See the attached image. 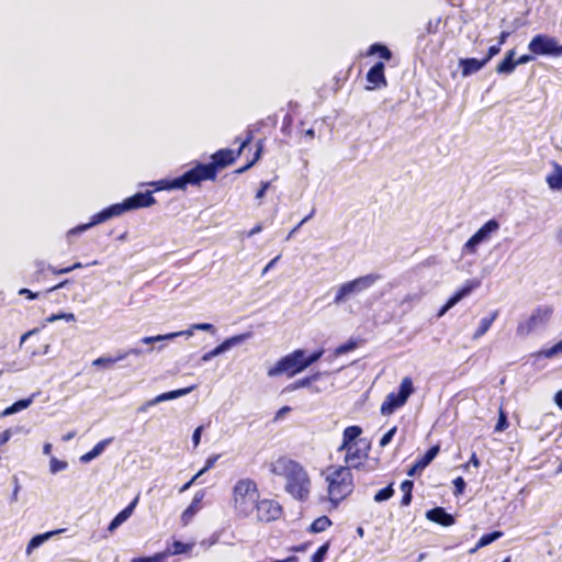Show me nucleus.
<instances>
[{
    "instance_id": "53",
    "label": "nucleus",
    "mask_w": 562,
    "mask_h": 562,
    "mask_svg": "<svg viewBox=\"0 0 562 562\" xmlns=\"http://www.w3.org/2000/svg\"><path fill=\"white\" fill-rule=\"evenodd\" d=\"M291 125H292V116L290 114H286L283 117V122H282V127H281L282 133L285 135H289Z\"/></svg>"
},
{
    "instance_id": "13",
    "label": "nucleus",
    "mask_w": 562,
    "mask_h": 562,
    "mask_svg": "<svg viewBox=\"0 0 562 562\" xmlns=\"http://www.w3.org/2000/svg\"><path fill=\"white\" fill-rule=\"evenodd\" d=\"M256 520L261 524H269L281 518L283 515L282 505L272 498H259L256 503Z\"/></svg>"
},
{
    "instance_id": "58",
    "label": "nucleus",
    "mask_w": 562,
    "mask_h": 562,
    "mask_svg": "<svg viewBox=\"0 0 562 562\" xmlns=\"http://www.w3.org/2000/svg\"><path fill=\"white\" fill-rule=\"evenodd\" d=\"M202 429H203V427H202V426H199V427H198V428H195V430L193 431V435H192V442H193L194 448H196V447L200 445Z\"/></svg>"
},
{
    "instance_id": "31",
    "label": "nucleus",
    "mask_w": 562,
    "mask_h": 562,
    "mask_svg": "<svg viewBox=\"0 0 562 562\" xmlns=\"http://www.w3.org/2000/svg\"><path fill=\"white\" fill-rule=\"evenodd\" d=\"M331 526V520L327 516H321L313 520L308 527V531L312 533L323 532Z\"/></svg>"
},
{
    "instance_id": "47",
    "label": "nucleus",
    "mask_w": 562,
    "mask_h": 562,
    "mask_svg": "<svg viewBox=\"0 0 562 562\" xmlns=\"http://www.w3.org/2000/svg\"><path fill=\"white\" fill-rule=\"evenodd\" d=\"M357 347V342L353 340H349L340 346H338L335 350L336 355H344L351 350H353Z\"/></svg>"
},
{
    "instance_id": "38",
    "label": "nucleus",
    "mask_w": 562,
    "mask_h": 562,
    "mask_svg": "<svg viewBox=\"0 0 562 562\" xmlns=\"http://www.w3.org/2000/svg\"><path fill=\"white\" fill-rule=\"evenodd\" d=\"M480 286V281L476 279H470L467 280L465 283L456 291V293L461 297H465L469 295L473 290Z\"/></svg>"
},
{
    "instance_id": "11",
    "label": "nucleus",
    "mask_w": 562,
    "mask_h": 562,
    "mask_svg": "<svg viewBox=\"0 0 562 562\" xmlns=\"http://www.w3.org/2000/svg\"><path fill=\"white\" fill-rule=\"evenodd\" d=\"M553 315V307L550 305L538 306L531 315L517 325L516 334L520 337L530 335L538 327L544 326Z\"/></svg>"
},
{
    "instance_id": "3",
    "label": "nucleus",
    "mask_w": 562,
    "mask_h": 562,
    "mask_svg": "<svg viewBox=\"0 0 562 562\" xmlns=\"http://www.w3.org/2000/svg\"><path fill=\"white\" fill-rule=\"evenodd\" d=\"M362 428L358 425L348 426L342 431V440L337 451H345L344 467L360 469L364 467L370 451V445L360 438Z\"/></svg>"
},
{
    "instance_id": "29",
    "label": "nucleus",
    "mask_w": 562,
    "mask_h": 562,
    "mask_svg": "<svg viewBox=\"0 0 562 562\" xmlns=\"http://www.w3.org/2000/svg\"><path fill=\"white\" fill-rule=\"evenodd\" d=\"M498 316V311H494L490 316H486L481 319L479 327L473 334V338L477 339L486 334V331L491 328L493 323Z\"/></svg>"
},
{
    "instance_id": "17",
    "label": "nucleus",
    "mask_w": 562,
    "mask_h": 562,
    "mask_svg": "<svg viewBox=\"0 0 562 562\" xmlns=\"http://www.w3.org/2000/svg\"><path fill=\"white\" fill-rule=\"evenodd\" d=\"M205 495V490L195 492L190 505L181 514L180 520L182 526H188L192 521L195 514L202 508V501Z\"/></svg>"
},
{
    "instance_id": "55",
    "label": "nucleus",
    "mask_w": 562,
    "mask_h": 562,
    "mask_svg": "<svg viewBox=\"0 0 562 562\" xmlns=\"http://www.w3.org/2000/svg\"><path fill=\"white\" fill-rule=\"evenodd\" d=\"M13 431L11 429H5L4 431L0 432V448L11 439Z\"/></svg>"
},
{
    "instance_id": "56",
    "label": "nucleus",
    "mask_w": 562,
    "mask_h": 562,
    "mask_svg": "<svg viewBox=\"0 0 562 562\" xmlns=\"http://www.w3.org/2000/svg\"><path fill=\"white\" fill-rule=\"evenodd\" d=\"M269 188H270L269 181L261 182L260 188L256 193V199H259V200L262 199Z\"/></svg>"
},
{
    "instance_id": "61",
    "label": "nucleus",
    "mask_w": 562,
    "mask_h": 562,
    "mask_svg": "<svg viewBox=\"0 0 562 562\" xmlns=\"http://www.w3.org/2000/svg\"><path fill=\"white\" fill-rule=\"evenodd\" d=\"M462 299L454 292L446 302V308L453 307L458 302H460Z\"/></svg>"
},
{
    "instance_id": "9",
    "label": "nucleus",
    "mask_w": 562,
    "mask_h": 562,
    "mask_svg": "<svg viewBox=\"0 0 562 562\" xmlns=\"http://www.w3.org/2000/svg\"><path fill=\"white\" fill-rule=\"evenodd\" d=\"M415 387L411 376H405L400 383L397 392H391L386 395L385 400L381 404L380 413L383 416L392 415L396 409L403 407L409 396L414 393Z\"/></svg>"
},
{
    "instance_id": "50",
    "label": "nucleus",
    "mask_w": 562,
    "mask_h": 562,
    "mask_svg": "<svg viewBox=\"0 0 562 562\" xmlns=\"http://www.w3.org/2000/svg\"><path fill=\"white\" fill-rule=\"evenodd\" d=\"M191 331L192 330H204V331H210V333H215V327L210 324V323H198V324H193L191 326Z\"/></svg>"
},
{
    "instance_id": "6",
    "label": "nucleus",
    "mask_w": 562,
    "mask_h": 562,
    "mask_svg": "<svg viewBox=\"0 0 562 562\" xmlns=\"http://www.w3.org/2000/svg\"><path fill=\"white\" fill-rule=\"evenodd\" d=\"M323 353V349L315 350L310 355L304 349H295L280 358L273 367L268 369L267 374L269 376L285 374L288 378H293L318 361Z\"/></svg>"
},
{
    "instance_id": "40",
    "label": "nucleus",
    "mask_w": 562,
    "mask_h": 562,
    "mask_svg": "<svg viewBox=\"0 0 562 562\" xmlns=\"http://www.w3.org/2000/svg\"><path fill=\"white\" fill-rule=\"evenodd\" d=\"M121 360L122 359H119V353H117L115 357H100V358H97L95 360H93L92 364L94 367H100V368H110L115 362L121 361Z\"/></svg>"
},
{
    "instance_id": "62",
    "label": "nucleus",
    "mask_w": 562,
    "mask_h": 562,
    "mask_svg": "<svg viewBox=\"0 0 562 562\" xmlns=\"http://www.w3.org/2000/svg\"><path fill=\"white\" fill-rule=\"evenodd\" d=\"M280 258H281V255H278L272 260H270L267 263V266L263 268L261 276H265L266 273H268V271L274 267V265L279 261Z\"/></svg>"
},
{
    "instance_id": "60",
    "label": "nucleus",
    "mask_w": 562,
    "mask_h": 562,
    "mask_svg": "<svg viewBox=\"0 0 562 562\" xmlns=\"http://www.w3.org/2000/svg\"><path fill=\"white\" fill-rule=\"evenodd\" d=\"M470 464H472L475 468H479L481 465V461L475 452L472 453L470 460L463 465V468L467 470Z\"/></svg>"
},
{
    "instance_id": "36",
    "label": "nucleus",
    "mask_w": 562,
    "mask_h": 562,
    "mask_svg": "<svg viewBox=\"0 0 562 562\" xmlns=\"http://www.w3.org/2000/svg\"><path fill=\"white\" fill-rule=\"evenodd\" d=\"M61 530L48 531L45 533L34 536L26 547V552L30 553L33 549L40 547L44 541L49 539L53 535L59 533Z\"/></svg>"
},
{
    "instance_id": "63",
    "label": "nucleus",
    "mask_w": 562,
    "mask_h": 562,
    "mask_svg": "<svg viewBox=\"0 0 562 562\" xmlns=\"http://www.w3.org/2000/svg\"><path fill=\"white\" fill-rule=\"evenodd\" d=\"M198 477H200V475H198V473H196L194 476H192V479L190 481H188L186 484H183L179 488V493H183L187 490H189L194 484V482L198 480Z\"/></svg>"
},
{
    "instance_id": "21",
    "label": "nucleus",
    "mask_w": 562,
    "mask_h": 562,
    "mask_svg": "<svg viewBox=\"0 0 562 562\" xmlns=\"http://www.w3.org/2000/svg\"><path fill=\"white\" fill-rule=\"evenodd\" d=\"M486 63L484 59H476V58H461L459 60V68L461 70L462 77H469L472 74L477 72L480 69H482Z\"/></svg>"
},
{
    "instance_id": "2",
    "label": "nucleus",
    "mask_w": 562,
    "mask_h": 562,
    "mask_svg": "<svg viewBox=\"0 0 562 562\" xmlns=\"http://www.w3.org/2000/svg\"><path fill=\"white\" fill-rule=\"evenodd\" d=\"M153 190H148L146 192H137L132 196L126 198L121 203L112 204L100 212L95 213L91 216V220L89 223L79 225L76 228L71 229L69 233L76 234L83 232L94 225H98L100 223H103L114 216H120L125 212L143 209V207H149L154 204H156V199L153 196L154 193Z\"/></svg>"
},
{
    "instance_id": "27",
    "label": "nucleus",
    "mask_w": 562,
    "mask_h": 562,
    "mask_svg": "<svg viewBox=\"0 0 562 562\" xmlns=\"http://www.w3.org/2000/svg\"><path fill=\"white\" fill-rule=\"evenodd\" d=\"M372 55H379V57L381 59H384L387 61L391 60L392 56H393L390 48L386 45L381 44V43H374L369 46V48L366 52V56H372Z\"/></svg>"
},
{
    "instance_id": "41",
    "label": "nucleus",
    "mask_w": 562,
    "mask_h": 562,
    "mask_svg": "<svg viewBox=\"0 0 562 562\" xmlns=\"http://www.w3.org/2000/svg\"><path fill=\"white\" fill-rule=\"evenodd\" d=\"M394 495L393 484H389L386 487L380 490L373 497L376 503L387 501Z\"/></svg>"
},
{
    "instance_id": "22",
    "label": "nucleus",
    "mask_w": 562,
    "mask_h": 562,
    "mask_svg": "<svg viewBox=\"0 0 562 562\" xmlns=\"http://www.w3.org/2000/svg\"><path fill=\"white\" fill-rule=\"evenodd\" d=\"M194 389H195V385H191V386H188V387L178 389V390H173V391L161 393V394L157 395L156 397H154L153 400L148 401L146 403V406H153V405H156V404H158L160 402H165V401H169V400H175V398L181 397L183 395H187V394L191 393Z\"/></svg>"
},
{
    "instance_id": "45",
    "label": "nucleus",
    "mask_w": 562,
    "mask_h": 562,
    "mask_svg": "<svg viewBox=\"0 0 562 562\" xmlns=\"http://www.w3.org/2000/svg\"><path fill=\"white\" fill-rule=\"evenodd\" d=\"M220 454H213V456H210L206 460H205V464L204 467L198 472V475H202L204 474L205 472H207L209 470H211L216 461L220 459Z\"/></svg>"
},
{
    "instance_id": "18",
    "label": "nucleus",
    "mask_w": 562,
    "mask_h": 562,
    "mask_svg": "<svg viewBox=\"0 0 562 562\" xmlns=\"http://www.w3.org/2000/svg\"><path fill=\"white\" fill-rule=\"evenodd\" d=\"M384 64L378 61L367 72V81L370 83L369 89H380L387 86V80L384 75Z\"/></svg>"
},
{
    "instance_id": "57",
    "label": "nucleus",
    "mask_w": 562,
    "mask_h": 562,
    "mask_svg": "<svg viewBox=\"0 0 562 562\" xmlns=\"http://www.w3.org/2000/svg\"><path fill=\"white\" fill-rule=\"evenodd\" d=\"M313 215H314V210H313V211H312L307 216H305V217H304V218H303V220H302V221H301V222H300V223H299V224H297V225H296V226H295V227H294V228L289 233V235H288L286 239H290V238L293 236V234H294L295 232H297V229H299V228H300V227H301L305 222H307L310 218H312V217H313Z\"/></svg>"
},
{
    "instance_id": "1",
    "label": "nucleus",
    "mask_w": 562,
    "mask_h": 562,
    "mask_svg": "<svg viewBox=\"0 0 562 562\" xmlns=\"http://www.w3.org/2000/svg\"><path fill=\"white\" fill-rule=\"evenodd\" d=\"M269 472L283 480L284 492L293 499L305 503L312 492V479L307 469L297 460L283 454L268 464Z\"/></svg>"
},
{
    "instance_id": "34",
    "label": "nucleus",
    "mask_w": 562,
    "mask_h": 562,
    "mask_svg": "<svg viewBox=\"0 0 562 562\" xmlns=\"http://www.w3.org/2000/svg\"><path fill=\"white\" fill-rule=\"evenodd\" d=\"M32 403V398H23L14 402L11 406L7 407L0 413L1 417L12 415L16 412L27 408Z\"/></svg>"
},
{
    "instance_id": "7",
    "label": "nucleus",
    "mask_w": 562,
    "mask_h": 562,
    "mask_svg": "<svg viewBox=\"0 0 562 562\" xmlns=\"http://www.w3.org/2000/svg\"><path fill=\"white\" fill-rule=\"evenodd\" d=\"M254 139V130L250 127L246 131V136L244 138L236 137L235 143H239V146L236 150L229 148H222L215 151L211 156V161L209 164H204L211 180H215L217 177V172L232 164L241 155L243 150L252 142Z\"/></svg>"
},
{
    "instance_id": "24",
    "label": "nucleus",
    "mask_w": 562,
    "mask_h": 562,
    "mask_svg": "<svg viewBox=\"0 0 562 562\" xmlns=\"http://www.w3.org/2000/svg\"><path fill=\"white\" fill-rule=\"evenodd\" d=\"M515 49H509L504 59L498 63V65L496 66V72L499 74V75H509L512 74L515 68L517 67V63L515 61L514 57H515Z\"/></svg>"
},
{
    "instance_id": "20",
    "label": "nucleus",
    "mask_w": 562,
    "mask_h": 562,
    "mask_svg": "<svg viewBox=\"0 0 562 562\" xmlns=\"http://www.w3.org/2000/svg\"><path fill=\"white\" fill-rule=\"evenodd\" d=\"M138 503V496H136L124 509H122L110 522L108 530L113 532L124 521H126L134 513V509Z\"/></svg>"
},
{
    "instance_id": "23",
    "label": "nucleus",
    "mask_w": 562,
    "mask_h": 562,
    "mask_svg": "<svg viewBox=\"0 0 562 562\" xmlns=\"http://www.w3.org/2000/svg\"><path fill=\"white\" fill-rule=\"evenodd\" d=\"M553 171L546 177V182L551 190L562 189V166L552 161Z\"/></svg>"
},
{
    "instance_id": "54",
    "label": "nucleus",
    "mask_w": 562,
    "mask_h": 562,
    "mask_svg": "<svg viewBox=\"0 0 562 562\" xmlns=\"http://www.w3.org/2000/svg\"><path fill=\"white\" fill-rule=\"evenodd\" d=\"M161 558V554H156L155 557H139L134 558L131 562H158Z\"/></svg>"
},
{
    "instance_id": "37",
    "label": "nucleus",
    "mask_w": 562,
    "mask_h": 562,
    "mask_svg": "<svg viewBox=\"0 0 562 562\" xmlns=\"http://www.w3.org/2000/svg\"><path fill=\"white\" fill-rule=\"evenodd\" d=\"M263 150V139H259L256 144V151L254 153L252 158L243 167L238 168L235 172L243 173L249 168H251L261 157Z\"/></svg>"
},
{
    "instance_id": "43",
    "label": "nucleus",
    "mask_w": 562,
    "mask_h": 562,
    "mask_svg": "<svg viewBox=\"0 0 562 562\" xmlns=\"http://www.w3.org/2000/svg\"><path fill=\"white\" fill-rule=\"evenodd\" d=\"M509 423L507 420V414L504 408L501 406L498 409V420L495 425V431L501 432L508 428Z\"/></svg>"
},
{
    "instance_id": "30",
    "label": "nucleus",
    "mask_w": 562,
    "mask_h": 562,
    "mask_svg": "<svg viewBox=\"0 0 562 562\" xmlns=\"http://www.w3.org/2000/svg\"><path fill=\"white\" fill-rule=\"evenodd\" d=\"M111 442V439L99 441L90 451L80 457L81 462H89L103 452L105 447Z\"/></svg>"
},
{
    "instance_id": "14",
    "label": "nucleus",
    "mask_w": 562,
    "mask_h": 562,
    "mask_svg": "<svg viewBox=\"0 0 562 562\" xmlns=\"http://www.w3.org/2000/svg\"><path fill=\"white\" fill-rule=\"evenodd\" d=\"M498 228L499 224L496 220L492 218L487 221L468 239L463 246V251L467 254H475L477 246L488 239L491 233L496 232Z\"/></svg>"
},
{
    "instance_id": "28",
    "label": "nucleus",
    "mask_w": 562,
    "mask_h": 562,
    "mask_svg": "<svg viewBox=\"0 0 562 562\" xmlns=\"http://www.w3.org/2000/svg\"><path fill=\"white\" fill-rule=\"evenodd\" d=\"M183 335L191 336V330H181V331H175V333H169L166 335H157V336H146L140 339V342H143L145 345H150L153 342H158V341H162V340H171L176 337L183 336Z\"/></svg>"
},
{
    "instance_id": "32",
    "label": "nucleus",
    "mask_w": 562,
    "mask_h": 562,
    "mask_svg": "<svg viewBox=\"0 0 562 562\" xmlns=\"http://www.w3.org/2000/svg\"><path fill=\"white\" fill-rule=\"evenodd\" d=\"M413 488H414V482L411 480H405L401 483V491L403 493V496L401 498V506L405 507L412 503Z\"/></svg>"
},
{
    "instance_id": "64",
    "label": "nucleus",
    "mask_w": 562,
    "mask_h": 562,
    "mask_svg": "<svg viewBox=\"0 0 562 562\" xmlns=\"http://www.w3.org/2000/svg\"><path fill=\"white\" fill-rule=\"evenodd\" d=\"M510 36L509 31H502L497 37V44L501 46L506 43L507 38Z\"/></svg>"
},
{
    "instance_id": "42",
    "label": "nucleus",
    "mask_w": 562,
    "mask_h": 562,
    "mask_svg": "<svg viewBox=\"0 0 562 562\" xmlns=\"http://www.w3.org/2000/svg\"><path fill=\"white\" fill-rule=\"evenodd\" d=\"M560 353H562V339L552 347L542 349L539 352V356L550 359Z\"/></svg>"
},
{
    "instance_id": "48",
    "label": "nucleus",
    "mask_w": 562,
    "mask_h": 562,
    "mask_svg": "<svg viewBox=\"0 0 562 562\" xmlns=\"http://www.w3.org/2000/svg\"><path fill=\"white\" fill-rule=\"evenodd\" d=\"M453 486H454V495L458 496V495H461L464 493V490H465V481L463 480L462 476H458L456 477L453 481Z\"/></svg>"
},
{
    "instance_id": "16",
    "label": "nucleus",
    "mask_w": 562,
    "mask_h": 562,
    "mask_svg": "<svg viewBox=\"0 0 562 562\" xmlns=\"http://www.w3.org/2000/svg\"><path fill=\"white\" fill-rule=\"evenodd\" d=\"M249 336H250L249 334H241V335H236V336L225 339L223 342H221L214 349L205 352L202 356V361H210L212 358L218 356L220 353L225 352L226 350L231 349L232 347L243 342Z\"/></svg>"
},
{
    "instance_id": "33",
    "label": "nucleus",
    "mask_w": 562,
    "mask_h": 562,
    "mask_svg": "<svg viewBox=\"0 0 562 562\" xmlns=\"http://www.w3.org/2000/svg\"><path fill=\"white\" fill-rule=\"evenodd\" d=\"M503 531H493V532H490V533H484L480 539L479 541L476 542L475 547L473 549L470 550V552H475L477 551L479 549L492 543L493 541L499 539L501 537H503Z\"/></svg>"
},
{
    "instance_id": "44",
    "label": "nucleus",
    "mask_w": 562,
    "mask_h": 562,
    "mask_svg": "<svg viewBox=\"0 0 562 562\" xmlns=\"http://www.w3.org/2000/svg\"><path fill=\"white\" fill-rule=\"evenodd\" d=\"M397 432V426H393L389 431H386L382 438L380 439V442H379V446L381 448H384L386 447L393 439V437L395 436V434Z\"/></svg>"
},
{
    "instance_id": "26",
    "label": "nucleus",
    "mask_w": 562,
    "mask_h": 562,
    "mask_svg": "<svg viewBox=\"0 0 562 562\" xmlns=\"http://www.w3.org/2000/svg\"><path fill=\"white\" fill-rule=\"evenodd\" d=\"M322 376L321 372L313 373L302 379L295 380L285 386L284 391L292 392L299 389L308 387L313 382L318 381Z\"/></svg>"
},
{
    "instance_id": "15",
    "label": "nucleus",
    "mask_w": 562,
    "mask_h": 562,
    "mask_svg": "<svg viewBox=\"0 0 562 562\" xmlns=\"http://www.w3.org/2000/svg\"><path fill=\"white\" fill-rule=\"evenodd\" d=\"M35 271L31 276L30 283H40L46 279L47 271H50L53 274H64L68 273L72 270L79 269L82 267L80 262H76L71 266L65 267V268H56L50 265H46L42 260H37L34 262Z\"/></svg>"
},
{
    "instance_id": "49",
    "label": "nucleus",
    "mask_w": 562,
    "mask_h": 562,
    "mask_svg": "<svg viewBox=\"0 0 562 562\" xmlns=\"http://www.w3.org/2000/svg\"><path fill=\"white\" fill-rule=\"evenodd\" d=\"M501 45L495 44L488 47L485 57H483L484 61L487 64L494 56L498 55L501 52Z\"/></svg>"
},
{
    "instance_id": "5",
    "label": "nucleus",
    "mask_w": 562,
    "mask_h": 562,
    "mask_svg": "<svg viewBox=\"0 0 562 562\" xmlns=\"http://www.w3.org/2000/svg\"><path fill=\"white\" fill-rule=\"evenodd\" d=\"M260 491L255 480L243 477L232 488V507L236 517L245 519L254 515Z\"/></svg>"
},
{
    "instance_id": "35",
    "label": "nucleus",
    "mask_w": 562,
    "mask_h": 562,
    "mask_svg": "<svg viewBox=\"0 0 562 562\" xmlns=\"http://www.w3.org/2000/svg\"><path fill=\"white\" fill-rule=\"evenodd\" d=\"M193 543H183L179 540H175L170 546L167 548V553L170 555H178L182 553H187L191 551L193 548Z\"/></svg>"
},
{
    "instance_id": "46",
    "label": "nucleus",
    "mask_w": 562,
    "mask_h": 562,
    "mask_svg": "<svg viewBox=\"0 0 562 562\" xmlns=\"http://www.w3.org/2000/svg\"><path fill=\"white\" fill-rule=\"evenodd\" d=\"M67 468V462L57 460L56 458H52L49 462V469L52 473H57Z\"/></svg>"
},
{
    "instance_id": "52",
    "label": "nucleus",
    "mask_w": 562,
    "mask_h": 562,
    "mask_svg": "<svg viewBox=\"0 0 562 562\" xmlns=\"http://www.w3.org/2000/svg\"><path fill=\"white\" fill-rule=\"evenodd\" d=\"M143 353L142 349H138V348H130L127 350H124V351H120L119 352V359H126L127 357L130 356H140Z\"/></svg>"
},
{
    "instance_id": "12",
    "label": "nucleus",
    "mask_w": 562,
    "mask_h": 562,
    "mask_svg": "<svg viewBox=\"0 0 562 562\" xmlns=\"http://www.w3.org/2000/svg\"><path fill=\"white\" fill-rule=\"evenodd\" d=\"M528 49L535 56H562V44L548 34L535 35L528 44Z\"/></svg>"
},
{
    "instance_id": "51",
    "label": "nucleus",
    "mask_w": 562,
    "mask_h": 562,
    "mask_svg": "<svg viewBox=\"0 0 562 562\" xmlns=\"http://www.w3.org/2000/svg\"><path fill=\"white\" fill-rule=\"evenodd\" d=\"M19 295L25 296L27 300H35L41 296V292H33L30 289L22 288L18 292Z\"/></svg>"
},
{
    "instance_id": "8",
    "label": "nucleus",
    "mask_w": 562,
    "mask_h": 562,
    "mask_svg": "<svg viewBox=\"0 0 562 562\" xmlns=\"http://www.w3.org/2000/svg\"><path fill=\"white\" fill-rule=\"evenodd\" d=\"M211 180L204 164H196L183 175L173 179H161L150 182L154 191L161 190H186L188 186H200L202 181Z\"/></svg>"
},
{
    "instance_id": "39",
    "label": "nucleus",
    "mask_w": 562,
    "mask_h": 562,
    "mask_svg": "<svg viewBox=\"0 0 562 562\" xmlns=\"http://www.w3.org/2000/svg\"><path fill=\"white\" fill-rule=\"evenodd\" d=\"M329 548H330V541L328 540L316 550V552L312 555L310 562H324V560L329 551Z\"/></svg>"
},
{
    "instance_id": "19",
    "label": "nucleus",
    "mask_w": 562,
    "mask_h": 562,
    "mask_svg": "<svg viewBox=\"0 0 562 562\" xmlns=\"http://www.w3.org/2000/svg\"><path fill=\"white\" fill-rule=\"evenodd\" d=\"M426 518L442 527H450L456 524V518L447 513L443 507H435L427 510Z\"/></svg>"
},
{
    "instance_id": "59",
    "label": "nucleus",
    "mask_w": 562,
    "mask_h": 562,
    "mask_svg": "<svg viewBox=\"0 0 562 562\" xmlns=\"http://www.w3.org/2000/svg\"><path fill=\"white\" fill-rule=\"evenodd\" d=\"M533 58H535V55H532L531 53L524 54V55L519 56L515 61L517 63V66H518V65L527 64V63L533 60Z\"/></svg>"
},
{
    "instance_id": "10",
    "label": "nucleus",
    "mask_w": 562,
    "mask_h": 562,
    "mask_svg": "<svg viewBox=\"0 0 562 562\" xmlns=\"http://www.w3.org/2000/svg\"><path fill=\"white\" fill-rule=\"evenodd\" d=\"M380 279H381L380 274L370 273V274L361 276L351 281L342 283L337 289V292L334 297V303L340 304V303L347 301L350 296L368 290Z\"/></svg>"
},
{
    "instance_id": "4",
    "label": "nucleus",
    "mask_w": 562,
    "mask_h": 562,
    "mask_svg": "<svg viewBox=\"0 0 562 562\" xmlns=\"http://www.w3.org/2000/svg\"><path fill=\"white\" fill-rule=\"evenodd\" d=\"M322 475L327 484L328 501L334 507L352 494L355 482L350 467L329 465Z\"/></svg>"
},
{
    "instance_id": "25",
    "label": "nucleus",
    "mask_w": 562,
    "mask_h": 562,
    "mask_svg": "<svg viewBox=\"0 0 562 562\" xmlns=\"http://www.w3.org/2000/svg\"><path fill=\"white\" fill-rule=\"evenodd\" d=\"M439 446L430 447L424 456L416 460L415 465L408 471V475H413L416 469L426 468L438 454Z\"/></svg>"
}]
</instances>
